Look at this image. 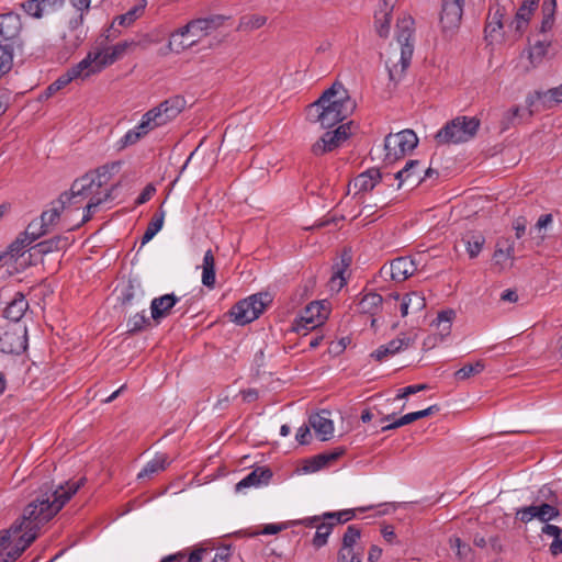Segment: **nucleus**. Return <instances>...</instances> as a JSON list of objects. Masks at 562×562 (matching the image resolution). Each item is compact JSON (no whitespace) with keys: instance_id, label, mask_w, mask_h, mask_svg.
<instances>
[{"instance_id":"f257e3e1","label":"nucleus","mask_w":562,"mask_h":562,"mask_svg":"<svg viewBox=\"0 0 562 562\" xmlns=\"http://www.w3.org/2000/svg\"><path fill=\"white\" fill-rule=\"evenodd\" d=\"M85 482L86 479L81 477L76 482L68 481L65 485L60 484L56 488L42 487L36 498L24 508L22 517L4 531H10L11 536L21 532L23 529H29V531L40 529L64 507Z\"/></svg>"},{"instance_id":"f03ea898","label":"nucleus","mask_w":562,"mask_h":562,"mask_svg":"<svg viewBox=\"0 0 562 562\" xmlns=\"http://www.w3.org/2000/svg\"><path fill=\"white\" fill-rule=\"evenodd\" d=\"M356 109L347 90L340 82H334L322 95L307 106V119L319 123L322 128H331L346 120Z\"/></svg>"},{"instance_id":"7ed1b4c3","label":"nucleus","mask_w":562,"mask_h":562,"mask_svg":"<svg viewBox=\"0 0 562 562\" xmlns=\"http://www.w3.org/2000/svg\"><path fill=\"white\" fill-rule=\"evenodd\" d=\"M396 41L400 45V54L389 57L385 61L390 80L397 82L408 68L414 53L412 37L414 34V20L411 16L400 19L396 24Z\"/></svg>"},{"instance_id":"20e7f679","label":"nucleus","mask_w":562,"mask_h":562,"mask_svg":"<svg viewBox=\"0 0 562 562\" xmlns=\"http://www.w3.org/2000/svg\"><path fill=\"white\" fill-rule=\"evenodd\" d=\"M481 121L475 116H457L447 122L435 135L438 145L467 143L475 137Z\"/></svg>"},{"instance_id":"39448f33","label":"nucleus","mask_w":562,"mask_h":562,"mask_svg":"<svg viewBox=\"0 0 562 562\" xmlns=\"http://www.w3.org/2000/svg\"><path fill=\"white\" fill-rule=\"evenodd\" d=\"M271 302L272 297L267 292L254 294L236 303L231 310V316L238 325L248 324L257 319Z\"/></svg>"},{"instance_id":"423d86ee","label":"nucleus","mask_w":562,"mask_h":562,"mask_svg":"<svg viewBox=\"0 0 562 562\" xmlns=\"http://www.w3.org/2000/svg\"><path fill=\"white\" fill-rule=\"evenodd\" d=\"M271 302L272 297L267 292L254 294L236 303L231 310V316L238 325L248 324L257 319Z\"/></svg>"},{"instance_id":"0eeeda50","label":"nucleus","mask_w":562,"mask_h":562,"mask_svg":"<svg viewBox=\"0 0 562 562\" xmlns=\"http://www.w3.org/2000/svg\"><path fill=\"white\" fill-rule=\"evenodd\" d=\"M418 145V137L413 130L390 133L384 139L385 160L394 162L411 153Z\"/></svg>"},{"instance_id":"6e6552de","label":"nucleus","mask_w":562,"mask_h":562,"mask_svg":"<svg viewBox=\"0 0 562 562\" xmlns=\"http://www.w3.org/2000/svg\"><path fill=\"white\" fill-rule=\"evenodd\" d=\"M105 184V181H97L92 172H87L82 177L76 179L69 191H65L69 198L67 201L69 206L79 209V204L93 195H102L100 189Z\"/></svg>"},{"instance_id":"1a4fd4ad","label":"nucleus","mask_w":562,"mask_h":562,"mask_svg":"<svg viewBox=\"0 0 562 562\" xmlns=\"http://www.w3.org/2000/svg\"><path fill=\"white\" fill-rule=\"evenodd\" d=\"M27 348V329L20 323L10 324L0 333V351L21 355Z\"/></svg>"},{"instance_id":"9d476101","label":"nucleus","mask_w":562,"mask_h":562,"mask_svg":"<svg viewBox=\"0 0 562 562\" xmlns=\"http://www.w3.org/2000/svg\"><path fill=\"white\" fill-rule=\"evenodd\" d=\"M329 314L328 307L324 302H312L303 311L300 321L295 326V330L302 334V338H307L310 330L317 329L327 319Z\"/></svg>"},{"instance_id":"9b49d317","label":"nucleus","mask_w":562,"mask_h":562,"mask_svg":"<svg viewBox=\"0 0 562 562\" xmlns=\"http://www.w3.org/2000/svg\"><path fill=\"white\" fill-rule=\"evenodd\" d=\"M186 100L181 95H173L147 112V120L161 126L176 119L186 108Z\"/></svg>"},{"instance_id":"f8f14e48","label":"nucleus","mask_w":562,"mask_h":562,"mask_svg":"<svg viewBox=\"0 0 562 562\" xmlns=\"http://www.w3.org/2000/svg\"><path fill=\"white\" fill-rule=\"evenodd\" d=\"M23 29L21 15L13 11L0 14V40L3 44H12L18 49L23 48V41L20 38Z\"/></svg>"},{"instance_id":"ddd939ff","label":"nucleus","mask_w":562,"mask_h":562,"mask_svg":"<svg viewBox=\"0 0 562 562\" xmlns=\"http://www.w3.org/2000/svg\"><path fill=\"white\" fill-rule=\"evenodd\" d=\"M351 124L348 122L339 125L333 132H326L316 143L312 145V153L315 156H322L338 148L351 135Z\"/></svg>"},{"instance_id":"4468645a","label":"nucleus","mask_w":562,"mask_h":562,"mask_svg":"<svg viewBox=\"0 0 562 562\" xmlns=\"http://www.w3.org/2000/svg\"><path fill=\"white\" fill-rule=\"evenodd\" d=\"M416 265L409 257H398L391 261L389 266L384 265L380 269V276L390 277L391 280L401 282L409 278L416 271Z\"/></svg>"},{"instance_id":"2eb2a0df","label":"nucleus","mask_w":562,"mask_h":562,"mask_svg":"<svg viewBox=\"0 0 562 562\" xmlns=\"http://www.w3.org/2000/svg\"><path fill=\"white\" fill-rule=\"evenodd\" d=\"M102 52H90L81 61L66 71L68 77L74 79H86L90 75L100 72L105 66L101 65Z\"/></svg>"},{"instance_id":"dca6fc26","label":"nucleus","mask_w":562,"mask_h":562,"mask_svg":"<svg viewBox=\"0 0 562 562\" xmlns=\"http://www.w3.org/2000/svg\"><path fill=\"white\" fill-rule=\"evenodd\" d=\"M323 519L322 516H313L307 517L300 520L291 521V526L303 525L305 527H316V532L313 538V546L317 549L324 547L327 543V539L331 532L335 522L329 521H321Z\"/></svg>"},{"instance_id":"f3484780","label":"nucleus","mask_w":562,"mask_h":562,"mask_svg":"<svg viewBox=\"0 0 562 562\" xmlns=\"http://www.w3.org/2000/svg\"><path fill=\"white\" fill-rule=\"evenodd\" d=\"M464 0H442L440 23L445 31L459 27L463 14Z\"/></svg>"},{"instance_id":"a211bd4d","label":"nucleus","mask_w":562,"mask_h":562,"mask_svg":"<svg viewBox=\"0 0 562 562\" xmlns=\"http://www.w3.org/2000/svg\"><path fill=\"white\" fill-rule=\"evenodd\" d=\"M416 336H405L392 339L386 345L380 346L376 350L371 353V357L376 361H383L386 357L393 356L402 350L413 346L416 341Z\"/></svg>"},{"instance_id":"6ab92c4d","label":"nucleus","mask_w":562,"mask_h":562,"mask_svg":"<svg viewBox=\"0 0 562 562\" xmlns=\"http://www.w3.org/2000/svg\"><path fill=\"white\" fill-rule=\"evenodd\" d=\"M527 117H531L535 113L549 110L555 105L551 97L550 89L547 91H533L526 97Z\"/></svg>"},{"instance_id":"aec40b11","label":"nucleus","mask_w":562,"mask_h":562,"mask_svg":"<svg viewBox=\"0 0 562 562\" xmlns=\"http://www.w3.org/2000/svg\"><path fill=\"white\" fill-rule=\"evenodd\" d=\"M225 20L224 15H212L209 18H201L190 21L186 24V31H191L192 36L196 37L198 41L206 35L210 31L220 27Z\"/></svg>"},{"instance_id":"412c9836","label":"nucleus","mask_w":562,"mask_h":562,"mask_svg":"<svg viewBox=\"0 0 562 562\" xmlns=\"http://www.w3.org/2000/svg\"><path fill=\"white\" fill-rule=\"evenodd\" d=\"M329 414L328 411L323 409L308 417L310 426L315 430L322 441L329 440L334 432V423L329 418Z\"/></svg>"},{"instance_id":"4be33fe9","label":"nucleus","mask_w":562,"mask_h":562,"mask_svg":"<svg viewBox=\"0 0 562 562\" xmlns=\"http://www.w3.org/2000/svg\"><path fill=\"white\" fill-rule=\"evenodd\" d=\"M82 23L83 12H80V14L77 18L71 19L69 21V33L64 34L63 36L65 48L68 52H74L75 49H77L86 37V33L81 27Z\"/></svg>"},{"instance_id":"5701e85b","label":"nucleus","mask_w":562,"mask_h":562,"mask_svg":"<svg viewBox=\"0 0 562 562\" xmlns=\"http://www.w3.org/2000/svg\"><path fill=\"white\" fill-rule=\"evenodd\" d=\"M66 193H61L59 198L56 201L52 202V209L44 211L38 221L42 223V226H44L47 232H50V227L54 226L60 217L61 212L69 206L68 200Z\"/></svg>"},{"instance_id":"b1692460","label":"nucleus","mask_w":562,"mask_h":562,"mask_svg":"<svg viewBox=\"0 0 562 562\" xmlns=\"http://www.w3.org/2000/svg\"><path fill=\"white\" fill-rule=\"evenodd\" d=\"M179 302V297L173 293L155 297L150 304L151 318L155 322L168 316L171 308Z\"/></svg>"},{"instance_id":"393cba45","label":"nucleus","mask_w":562,"mask_h":562,"mask_svg":"<svg viewBox=\"0 0 562 562\" xmlns=\"http://www.w3.org/2000/svg\"><path fill=\"white\" fill-rule=\"evenodd\" d=\"M538 2L539 0H524L518 8L515 19L510 23V26L514 27L519 35H521L526 30L532 12L538 7Z\"/></svg>"},{"instance_id":"a878e982","label":"nucleus","mask_w":562,"mask_h":562,"mask_svg":"<svg viewBox=\"0 0 562 562\" xmlns=\"http://www.w3.org/2000/svg\"><path fill=\"white\" fill-rule=\"evenodd\" d=\"M196 43H198V38L192 36L191 31H186V25H184L171 33L169 43H168V48L171 52L179 54V53L183 52L184 49L195 45Z\"/></svg>"},{"instance_id":"bb28decb","label":"nucleus","mask_w":562,"mask_h":562,"mask_svg":"<svg viewBox=\"0 0 562 562\" xmlns=\"http://www.w3.org/2000/svg\"><path fill=\"white\" fill-rule=\"evenodd\" d=\"M439 412V406L438 405H431L425 409H422V411H417V412H413V413H408L395 420H393L392 423L383 426L381 428V431H389V430H393V429H397L402 426H405V425H408L415 420H418L420 418H424V417H428L430 415H432L434 413H437Z\"/></svg>"},{"instance_id":"cd10ccee","label":"nucleus","mask_w":562,"mask_h":562,"mask_svg":"<svg viewBox=\"0 0 562 562\" xmlns=\"http://www.w3.org/2000/svg\"><path fill=\"white\" fill-rule=\"evenodd\" d=\"M272 477V471L266 467L256 468L251 471L247 476L240 480L236 484V491L239 492L243 488L250 486H259L261 484H267Z\"/></svg>"},{"instance_id":"c85d7f7f","label":"nucleus","mask_w":562,"mask_h":562,"mask_svg":"<svg viewBox=\"0 0 562 562\" xmlns=\"http://www.w3.org/2000/svg\"><path fill=\"white\" fill-rule=\"evenodd\" d=\"M29 308V303L21 292L15 293L13 300L8 303L3 311L5 318L12 321V324L19 323Z\"/></svg>"},{"instance_id":"c756f323","label":"nucleus","mask_w":562,"mask_h":562,"mask_svg":"<svg viewBox=\"0 0 562 562\" xmlns=\"http://www.w3.org/2000/svg\"><path fill=\"white\" fill-rule=\"evenodd\" d=\"M342 453H344L342 450H337V451L324 452V453L314 456V457L305 460L303 470L305 472H316V471L329 465L331 462L337 460Z\"/></svg>"},{"instance_id":"7c9ffc66","label":"nucleus","mask_w":562,"mask_h":562,"mask_svg":"<svg viewBox=\"0 0 562 562\" xmlns=\"http://www.w3.org/2000/svg\"><path fill=\"white\" fill-rule=\"evenodd\" d=\"M351 263V255L347 251H344L341 255L340 262H337L333 266V276L329 280V284L331 289H336L337 291L341 290L346 284V279L344 277L345 271Z\"/></svg>"},{"instance_id":"2f4dec72","label":"nucleus","mask_w":562,"mask_h":562,"mask_svg":"<svg viewBox=\"0 0 562 562\" xmlns=\"http://www.w3.org/2000/svg\"><path fill=\"white\" fill-rule=\"evenodd\" d=\"M461 241L464 244L469 257L473 259L481 252L485 237L480 232H468L462 236Z\"/></svg>"},{"instance_id":"473e14b6","label":"nucleus","mask_w":562,"mask_h":562,"mask_svg":"<svg viewBox=\"0 0 562 562\" xmlns=\"http://www.w3.org/2000/svg\"><path fill=\"white\" fill-rule=\"evenodd\" d=\"M383 297L374 292L364 294L358 302V311L374 316L381 310Z\"/></svg>"},{"instance_id":"72a5a7b5","label":"nucleus","mask_w":562,"mask_h":562,"mask_svg":"<svg viewBox=\"0 0 562 562\" xmlns=\"http://www.w3.org/2000/svg\"><path fill=\"white\" fill-rule=\"evenodd\" d=\"M135 45H136V43L133 41L132 42L123 41V42H120L116 45L105 49L104 52H102L101 65H104L105 67L112 65L117 59H120L130 47L135 46Z\"/></svg>"},{"instance_id":"f704fd0d","label":"nucleus","mask_w":562,"mask_h":562,"mask_svg":"<svg viewBox=\"0 0 562 562\" xmlns=\"http://www.w3.org/2000/svg\"><path fill=\"white\" fill-rule=\"evenodd\" d=\"M68 245V238L57 235L49 239L37 243L32 250L38 255H46L53 251L61 250Z\"/></svg>"},{"instance_id":"c9c22d12","label":"nucleus","mask_w":562,"mask_h":562,"mask_svg":"<svg viewBox=\"0 0 562 562\" xmlns=\"http://www.w3.org/2000/svg\"><path fill=\"white\" fill-rule=\"evenodd\" d=\"M170 464L168 457L164 453L157 454L153 460H150L144 469L137 474V479H147L151 477L154 474H157L164 471L167 465Z\"/></svg>"},{"instance_id":"e433bc0d","label":"nucleus","mask_w":562,"mask_h":562,"mask_svg":"<svg viewBox=\"0 0 562 562\" xmlns=\"http://www.w3.org/2000/svg\"><path fill=\"white\" fill-rule=\"evenodd\" d=\"M381 180V173L379 169H370L361 175H359L355 181L353 186L359 191H371L376 186V183Z\"/></svg>"},{"instance_id":"4c0bfd02","label":"nucleus","mask_w":562,"mask_h":562,"mask_svg":"<svg viewBox=\"0 0 562 562\" xmlns=\"http://www.w3.org/2000/svg\"><path fill=\"white\" fill-rule=\"evenodd\" d=\"M202 269L203 285L213 289L215 285V259L211 249L204 254Z\"/></svg>"},{"instance_id":"58836bf2","label":"nucleus","mask_w":562,"mask_h":562,"mask_svg":"<svg viewBox=\"0 0 562 562\" xmlns=\"http://www.w3.org/2000/svg\"><path fill=\"white\" fill-rule=\"evenodd\" d=\"M114 187L110 190H106L105 193L103 195H93L90 198V200L88 201L86 207H85V211H83V215H82V218L80 221L79 224H77L75 227H79L80 225L89 222L92 216H93V213L95 211V209L102 204L103 202L110 200L112 198V191H113Z\"/></svg>"},{"instance_id":"ea45409f","label":"nucleus","mask_w":562,"mask_h":562,"mask_svg":"<svg viewBox=\"0 0 562 562\" xmlns=\"http://www.w3.org/2000/svg\"><path fill=\"white\" fill-rule=\"evenodd\" d=\"M542 533L553 538L550 552L557 557L562 553V529L555 525L547 524L542 527Z\"/></svg>"},{"instance_id":"a19ab883","label":"nucleus","mask_w":562,"mask_h":562,"mask_svg":"<svg viewBox=\"0 0 562 562\" xmlns=\"http://www.w3.org/2000/svg\"><path fill=\"white\" fill-rule=\"evenodd\" d=\"M384 9H381L379 14H381V18L376 14V31L381 37H386L390 31V22H391V11L393 8V4H389V0H383Z\"/></svg>"},{"instance_id":"79ce46f5","label":"nucleus","mask_w":562,"mask_h":562,"mask_svg":"<svg viewBox=\"0 0 562 562\" xmlns=\"http://www.w3.org/2000/svg\"><path fill=\"white\" fill-rule=\"evenodd\" d=\"M550 47L551 42L546 38L536 41L529 52V59L531 64L536 66L542 63L543 58L548 56Z\"/></svg>"},{"instance_id":"37998d69","label":"nucleus","mask_w":562,"mask_h":562,"mask_svg":"<svg viewBox=\"0 0 562 562\" xmlns=\"http://www.w3.org/2000/svg\"><path fill=\"white\" fill-rule=\"evenodd\" d=\"M165 218V212L159 209L157 213L154 214L151 221L149 222L143 237H142V246L147 244L149 240L154 238V236L161 229Z\"/></svg>"},{"instance_id":"c03bdc74","label":"nucleus","mask_w":562,"mask_h":562,"mask_svg":"<svg viewBox=\"0 0 562 562\" xmlns=\"http://www.w3.org/2000/svg\"><path fill=\"white\" fill-rule=\"evenodd\" d=\"M514 241L509 239L498 240L493 255L495 263L501 265L505 259H514Z\"/></svg>"},{"instance_id":"a18cd8bd","label":"nucleus","mask_w":562,"mask_h":562,"mask_svg":"<svg viewBox=\"0 0 562 562\" xmlns=\"http://www.w3.org/2000/svg\"><path fill=\"white\" fill-rule=\"evenodd\" d=\"M267 22V18L259 14L244 15L240 18L238 30L241 31H254L263 26Z\"/></svg>"},{"instance_id":"49530a36","label":"nucleus","mask_w":562,"mask_h":562,"mask_svg":"<svg viewBox=\"0 0 562 562\" xmlns=\"http://www.w3.org/2000/svg\"><path fill=\"white\" fill-rule=\"evenodd\" d=\"M485 369V364L482 360H477L475 363H467L461 369L456 371L454 376L459 381L467 380L481 373Z\"/></svg>"},{"instance_id":"de8ad7c7","label":"nucleus","mask_w":562,"mask_h":562,"mask_svg":"<svg viewBox=\"0 0 562 562\" xmlns=\"http://www.w3.org/2000/svg\"><path fill=\"white\" fill-rule=\"evenodd\" d=\"M503 16L501 9H497L494 13H490L485 26V37L494 38V33L503 27Z\"/></svg>"},{"instance_id":"09e8293b","label":"nucleus","mask_w":562,"mask_h":562,"mask_svg":"<svg viewBox=\"0 0 562 562\" xmlns=\"http://www.w3.org/2000/svg\"><path fill=\"white\" fill-rule=\"evenodd\" d=\"M71 82V77H68L65 74H63L61 76H59L54 82H52L45 90L44 92L40 95V100L41 101H44V100H47L49 99L50 97H53L57 91L61 90L63 88H65L67 85H69Z\"/></svg>"},{"instance_id":"8fccbe9b","label":"nucleus","mask_w":562,"mask_h":562,"mask_svg":"<svg viewBox=\"0 0 562 562\" xmlns=\"http://www.w3.org/2000/svg\"><path fill=\"white\" fill-rule=\"evenodd\" d=\"M31 244V241L22 235V233L9 245L8 252L0 256V260L9 255L11 258H19L21 255H23V250L25 247H27Z\"/></svg>"},{"instance_id":"3c124183","label":"nucleus","mask_w":562,"mask_h":562,"mask_svg":"<svg viewBox=\"0 0 562 562\" xmlns=\"http://www.w3.org/2000/svg\"><path fill=\"white\" fill-rule=\"evenodd\" d=\"M554 7H555L554 1H552L551 3H547V2L543 3V5H542L543 19L541 21V25L539 29L540 33H546L552 29L553 23H554Z\"/></svg>"},{"instance_id":"603ef678","label":"nucleus","mask_w":562,"mask_h":562,"mask_svg":"<svg viewBox=\"0 0 562 562\" xmlns=\"http://www.w3.org/2000/svg\"><path fill=\"white\" fill-rule=\"evenodd\" d=\"M46 234H48L47 229L42 226V223L37 218L30 222L26 229L22 233L31 244Z\"/></svg>"},{"instance_id":"864d4df0","label":"nucleus","mask_w":562,"mask_h":562,"mask_svg":"<svg viewBox=\"0 0 562 562\" xmlns=\"http://www.w3.org/2000/svg\"><path fill=\"white\" fill-rule=\"evenodd\" d=\"M146 1L143 0L142 4L135 5L132 9H130L125 14H122L116 18L120 25L128 26L131 25L136 19H138L145 9Z\"/></svg>"},{"instance_id":"5fc2aeb1","label":"nucleus","mask_w":562,"mask_h":562,"mask_svg":"<svg viewBox=\"0 0 562 562\" xmlns=\"http://www.w3.org/2000/svg\"><path fill=\"white\" fill-rule=\"evenodd\" d=\"M356 516L353 509H345L335 513H324L323 520H329V522L345 524L351 520Z\"/></svg>"},{"instance_id":"6e6d98bb","label":"nucleus","mask_w":562,"mask_h":562,"mask_svg":"<svg viewBox=\"0 0 562 562\" xmlns=\"http://www.w3.org/2000/svg\"><path fill=\"white\" fill-rule=\"evenodd\" d=\"M456 317V312L453 310H447L441 311L438 313L436 324L437 326H440L441 324H445V328L440 330L441 338L450 334L451 330V323L453 318Z\"/></svg>"},{"instance_id":"4d7b16f0","label":"nucleus","mask_w":562,"mask_h":562,"mask_svg":"<svg viewBox=\"0 0 562 562\" xmlns=\"http://www.w3.org/2000/svg\"><path fill=\"white\" fill-rule=\"evenodd\" d=\"M420 166L419 160H409L406 162L405 167L401 170H398L394 178L398 180V188L402 186V183L406 180H408L411 177L414 176L415 169H417Z\"/></svg>"},{"instance_id":"13d9d810","label":"nucleus","mask_w":562,"mask_h":562,"mask_svg":"<svg viewBox=\"0 0 562 562\" xmlns=\"http://www.w3.org/2000/svg\"><path fill=\"white\" fill-rule=\"evenodd\" d=\"M404 296L409 304L412 313H418L426 307V299L420 292H409Z\"/></svg>"},{"instance_id":"bf43d9fd","label":"nucleus","mask_w":562,"mask_h":562,"mask_svg":"<svg viewBox=\"0 0 562 562\" xmlns=\"http://www.w3.org/2000/svg\"><path fill=\"white\" fill-rule=\"evenodd\" d=\"M362 551L355 548H341L338 551L337 562H362Z\"/></svg>"},{"instance_id":"052dcab7","label":"nucleus","mask_w":562,"mask_h":562,"mask_svg":"<svg viewBox=\"0 0 562 562\" xmlns=\"http://www.w3.org/2000/svg\"><path fill=\"white\" fill-rule=\"evenodd\" d=\"M360 536L361 531L359 528L353 525L348 526L342 537L341 548H355Z\"/></svg>"},{"instance_id":"680f3d73","label":"nucleus","mask_w":562,"mask_h":562,"mask_svg":"<svg viewBox=\"0 0 562 562\" xmlns=\"http://www.w3.org/2000/svg\"><path fill=\"white\" fill-rule=\"evenodd\" d=\"M539 515L540 521L548 522L560 515V510L557 508L555 504L552 503H543L539 505Z\"/></svg>"},{"instance_id":"e2e57ef3","label":"nucleus","mask_w":562,"mask_h":562,"mask_svg":"<svg viewBox=\"0 0 562 562\" xmlns=\"http://www.w3.org/2000/svg\"><path fill=\"white\" fill-rule=\"evenodd\" d=\"M23 11L34 19L43 18V9L38 0H26L20 4Z\"/></svg>"},{"instance_id":"0e129e2a","label":"nucleus","mask_w":562,"mask_h":562,"mask_svg":"<svg viewBox=\"0 0 562 562\" xmlns=\"http://www.w3.org/2000/svg\"><path fill=\"white\" fill-rule=\"evenodd\" d=\"M516 518L522 522H529L533 518L540 520L539 506L531 505L518 509L516 513Z\"/></svg>"},{"instance_id":"69168bd1","label":"nucleus","mask_w":562,"mask_h":562,"mask_svg":"<svg viewBox=\"0 0 562 562\" xmlns=\"http://www.w3.org/2000/svg\"><path fill=\"white\" fill-rule=\"evenodd\" d=\"M148 324L149 319L144 315V313H136L127 322L128 333L139 331Z\"/></svg>"},{"instance_id":"338daca9","label":"nucleus","mask_w":562,"mask_h":562,"mask_svg":"<svg viewBox=\"0 0 562 562\" xmlns=\"http://www.w3.org/2000/svg\"><path fill=\"white\" fill-rule=\"evenodd\" d=\"M524 117V114L520 113L519 106H514L509 111L506 112L502 125L503 130H507L510 125H516Z\"/></svg>"},{"instance_id":"774afa93","label":"nucleus","mask_w":562,"mask_h":562,"mask_svg":"<svg viewBox=\"0 0 562 562\" xmlns=\"http://www.w3.org/2000/svg\"><path fill=\"white\" fill-rule=\"evenodd\" d=\"M140 133L136 130L128 131L121 139H120V149H123L127 146H131L137 143L140 139Z\"/></svg>"}]
</instances>
